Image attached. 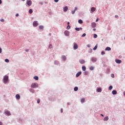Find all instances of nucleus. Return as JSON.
<instances>
[{
    "label": "nucleus",
    "mask_w": 125,
    "mask_h": 125,
    "mask_svg": "<svg viewBox=\"0 0 125 125\" xmlns=\"http://www.w3.org/2000/svg\"><path fill=\"white\" fill-rule=\"evenodd\" d=\"M3 82L4 83H8V76L5 75L3 77Z\"/></svg>",
    "instance_id": "nucleus-1"
},
{
    "label": "nucleus",
    "mask_w": 125,
    "mask_h": 125,
    "mask_svg": "<svg viewBox=\"0 0 125 125\" xmlns=\"http://www.w3.org/2000/svg\"><path fill=\"white\" fill-rule=\"evenodd\" d=\"M39 84L37 83H33L31 84V87L32 88H37V87H38Z\"/></svg>",
    "instance_id": "nucleus-2"
},
{
    "label": "nucleus",
    "mask_w": 125,
    "mask_h": 125,
    "mask_svg": "<svg viewBox=\"0 0 125 125\" xmlns=\"http://www.w3.org/2000/svg\"><path fill=\"white\" fill-rule=\"evenodd\" d=\"M91 61L93 62V63H95L97 61V58L96 57H92L91 59Z\"/></svg>",
    "instance_id": "nucleus-3"
},
{
    "label": "nucleus",
    "mask_w": 125,
    "mask_h": 125,
    "mask_svg": "<svg viewBox=\"0 0 125 125\" xmlns=\"http://www.w3.org/2000/svg\"><path fill=\"white\" fill-rule=\"evenodd\" d=\"M39 23H38V21H34L33 22V27H38Z\"/></svg>",
    "instance_id": "nucleus-4"
},
{
    "label": "nucleus",
    "mask_w": 125,
    "mask_h": 125,
    "mask_svg": "<svg viewBox=\"0 0 125 125\" xmlns=\"http://www.w3.org/2000/svg\"><path fill=\"white\" fill-rule=\"evenodd\" d=\"M32 1L31 0H27L26 1V4H27V5H28V6H31L32 5Z\"/></svg>",
    "instance_id": "nucleus-5"
},
{
    "label": "nucleus",
    "mask_w": 125,
    "mask_h": 125,
    "mask_svg": "<svg viewBox=\"0 0 125 125\" xmlns=\"http://www.w3.org/2000/svg\"><path fill=\"white\" fill-rule=\"evenodd\" d=\"M64 35L65 36H66V37H69V35H70V32L68 30H65L64 31Z\"/></svg>",
    "instance_id": "nucleus-6"
},
{
    "label": "nucleus",
    "mask_w": 125,
    "mask_h": 125,
    "mask_svg": "<svg viewBox=\"0 0 125 125\" xmlns=\"http://www.w3.org/2000/svg\"><path fill=\"white\" fill-rule=\"evenodd\" d=\"M73 44H74V46H73L74 49L75 50H76V49H78V44H77V43L76 42H74Z\"/></svg>",
    "instance_id": "nucleus-7"
},
{
    "label": "nucleus",
    "mask_w": 125,
    "mask_h": 125,
    "mask_svg": "<svg viewBox=\"0 0 125 125\" xmlns=\"http://www.w3.org/2000/svg\"><path fill=\"white\" fill-rule=\"evenodd\" d=\"M95 10H96V8H95V7H92L91 8V13H93V12H94V11H95Z\"/></svg>",
    "instance_id": "nucleus-8"
},
{
    "label": "nucleus",
    "mask_w": 125,
    "mask_h": 125,
    "mask_svg": "<svg viewBox=\"0 0 125 125\" xmlns=\"http://www.w3.org/2000/svg\"><path fill=\"white\" fill-rule=\"evenodd\" d=\"M115 62H116V63H117V64H121V63H122V60L116 59V60H115Z\"/></svg>",
    "instance_id": "nucleus-9"
},
{
    "label": "nucleus",
    "mask_w": 125,
    "mask_h": 125,
    "mask_svg": "<svg viewBox=\"0 0 125 125\" xmlns=\"http://www.w3.org/2000/svg\"><path fill=\"white\" fill-rule=\"evenodd\" d=\"M79 62L81 64H84V63H85V61H84V60L80 59Z\"/></svg>",
    "instance_id": "nucleus-10"
},
{
    "label": "nucleus",
    "mask_w": 125,
    "mask_h": 125,
    "mask_svg": "<svg viewBox=\"0 0 125 125\" xmlns=\"http://www.w3.org/2000/svg\"><path fill=\"white\" fill-rule=\"evenodd\" d=\"M4 113L5 114V115H6L7 116H10L11 115V114L10 113V112H9V111H6L4 112Z\"/></svg>",
    "instance_id": "nucleus-11"
},
{
    "label": "nucleus",
    "mask_w": 125,
    "mask_h": 125,
    "mask_svg": "<svg viewBox=\"0 0 125 125\" xmlns=\"http://www.w3.org/2000/svg\"><path fill=\"white\" fill-rule=\"evenodd\" d=\"M91 27H92V28H95V27H96V23L92 22L91 23Z\"/></svg>",
    "instance_id": "nucleus-12"
},
{
    "label": "nucleus",
    "mask_w": 125,
    "mask_h": 125,
    "mask_svg": "<svg viewBox=\"0 0 125 125\" xmlns=\"http://www.w3.org/2000/svg\"><path fill=\"white\" fill-rule=\"evenodd\" d=\"M62 59L63 61H66V59H67V57H66L65 56L62 55Z\"/></svg>",
    "instance_id": "nucleus-13"
},
{
    "label": "nucleus",
    "mask_w": 125,
    "mask_h": 125,
    "mask_svg": "<svg viewBox=\"0 0 125 125\" xmlns=\"http://www.w3.org/2000/svg\"><path fill=\"white\" fill-rule=\"evenodd\" d=\"M81 75H82V72H81V71L78 72L76 74V78H78V77H80V76H81Z\"/></svg>",
    "instance_id": "nucleus-14"
},
{
    "label": "nucleus",
    "mask_w": 125,
    "mask_h": 125,
    "mask_svg": "<svg viewBox=\"0 0 125 125\" xmlns=\"http://www.w3.org/2000/svg\"><path fill=\"white\" fill-rule=\"evenodd\" d=\"M78 10V7H75L74 10L72 11V12H72V14H75V12H76V10Z\"/></svg>",
    "instance_id": "nucleus-15"
},
{
    "label": "nucleus",
    "mask_w": 125,
    "mask_h": 125,
    "mask_svg": "<svg viewBox=\"0 0 125 125\" xmlns=\"http://www.w3.org/2000/svg\"><path fill=\"white\" fill-rule=\"evenodd\" d=\"M97 92H101L102 91V89L101 88V87H99L97 88Z\"/></svg>",
    "instance_id": "nucleus-16"
},
{
    "label": "nucleus",
    "mask_w": 125,
    "mask_h": 125,
    "mask_svg": "<svg viewBox=\"0 0 125 125\" xmlns=\"http://www.w3.org/2000/svg\"><path fill=\"white\" fill-rule=\"evenodd\" d=\"M68 10V7L67 6L63 7V11L64 12H66V11Z\"/></svg>",
    "instance_id": "nucleus-17"
},
{
    "label": "nucleus",
    "mask_w": 125,
    "mask_h": 125,
    "mask_svg": "<svg viewBox=\"0 0 125 125\" xmlns=\"http://www.w3.org/2000/svg\"><path fill=\"white\" fill-rule=\"evenodd\" d=\"M105 51H110L111 50V47H106L105 49Z\"/></svg>",
    "instance_id": "nucleus-18"
},
{
    "label": "nucleus",
    "mask_w": 125,
    "mask_h": 125,
    "mask_svg": "<svg viewBox=\"0 0 125 125\" xmlns=\"http://www.w3.org/2000/svg\"><path fill=\"white\" fill-rule=\"evenodd\" d=\"M112 93L113 95H116V94H117V91L116 90H113L112 91Z\"/></svg>",
    "instance_id": "nucleus-19"
},
{
    "label": "nucleus",
    "mask_w": 125,
    "mask_h": 125,
    "mask_svg": "<svg viewBox=\"0 0 125 125\" xmlns=\"http://www.w3.org/2000/svg\"><path fill=\"white\" fill-rule=\"evenodd\" d=\"M16 99H17V100H19L20 99V95L17 94L16 95Z\"/></svg>",
    "instance_id": "nucleus-20"
},
{
    "label": "nucleus",
    "mask_w": 125,
    "mask_h": 125,
    "mask_svg": "<svg viewBox=\"0 0 125 125\" xmlns=\"http://www.w3.org/2000/svg\"><path fill=\"white\" fill-rule=\"evenodd\" d=\"M109 120V117L106 116L104 118V121L105 122L106 121H108Z\"/></svg>",
    "instance_id": "nucleus-21"
},
{
    "label": "nucleus",
    "mask_w": 125,
    "mask_h": 125,
    "mask_svg": "<svg viewBox=\"0 0 125 125\" xmlns=\"http://www.w3.org/2000/svg\"><path fill=\"white\" fill-rule=\"evenodd\" d=\"M78 23H79V24H83V20H79Z\"/></svg>",
    "instance_id": "nucleus-22"
},
{
    "label": "nucleus",
    "mask_w": 125,
    "mask_h": 125,
    "mask_svg": "<svg viewBox=\"0 0 125 125\" xmlns=\"http://www.w3.org/2000/svg\"><path fill=\"white\" fill-rule=\"evenodd\" d=\"M74 91H78L79 90V87H75L74 88Z\"/></svg>",
    "instance_id": "nucleus-23"
},
{
    "label": "nucleus",
    "mask_w": 125,
    "mask_h": 125,
    "mask_svg": "<svg viewBox=\"0 0 125 125\" xmlns=\"http://www.w3.org/2000/svg\"><path fill=\"white\" fill-rule=\"evenodd\" d=\"M34 80H36V81H38L39 80V77L38 76H34Z\"/></svg>",
    "instance_id": "nucleus-24"
},
{
    "label": "nucleus",
    "mask_w": 125,
    "mask_h": 125,
    "mask_svg": "<svg viewBox=\"0 0 125 125\" xmlns=\"http://www.w3.org/2000/svg\"><path fill=\"white\" fill-rule=\"evenodd\" d=\"M84 101H85V99L84 98H82L81 100V102L82 103H83V102H84Z\"/></svg>",
    "instance_id": "nucleus-25"
},
{
    "label": "nucleus",
    "mask_w": 125,
    "mask_h": 125,
    "mask_svg": "<svg viewBox=\"0 0 125 125\" xmlns=\"http://www.w3.org/2000/svg\"><path fill=\"white\" fill-rule=\"evenodd\" d=\"M97 47H98V46H97V44L96 45H95V47L93 48V50H96L97 49Z\"/></svg>",
    "instance_id": "nucleus-26"
},
{
    "label": "nucleus",
    "mask_w": 125,
    "mask_h": 125,
    "mask_svg": "<svg viewBox=\"0 0 125 125\" xmlns=\"http://www.w3.org/2000/svg\"><path fill=\"white\" fill-rule=\"evenodd\" d=\"M89 70H90V71H93V70H94V67L93 66L90 67Z\"/></svg>",
    "instance_id": "nucleus-27"
},
{
    "label": "nucleus",
    "mask_w": 125,
    "mask_h": 125,
    "mask_svg": "<svg viewBox=\"0 0 125 125\" xmlns=\"http://www.w3.org/2000/svg\"><path fill=\"white\" fill-rule=\"evenodd\" d=\"M82 70H83V71H85V70H86V67H85V66H82Z\"/></svg>",
    "instance_id": "nucleus-28"
},
{
    "label": "nucleus",
    "mask_w": 125,
    "mask_h": 125,
    "mask_svg": "<svg viewBox=\"0 0 125 125\" xmlns=\"http://www.w3.org/2000/svg\"><path fill=\"white\" fill-rule=\"evenodd\" d=\"M40 30H42L43 29V26L42 25H40L39 26Z\"/></svg>",
    "instance_id": "nucleus-29"
},
{
    "label": "nucleus",
    "mask_w": 125,
    "mask_h": 125,
    "mask_svg": "<svg viewBox=\"0 0 125 125\" xmlns=\"http://www.w3.org/2000/svg\"><path fill=\"white\" fill-rule=\"evenodd\" d=\"M29 91H30V92H32V93H34V92H35V91L34 90V89L32 88H30L29 89Z\"/></svg>",
    "instance_id": "nucleus-30"
},
{
    "label": "nucleus",
    "mask_w": 125,
    "mask_h": 125,
    "mask_svg": "<svg viewBox=\"0 0 125 125\" xmlns=\"http://www.w3.org/2000/svg\"><path fill=\"white\" fill-rule=\"evenodd\" d=\"M113 89V86L110 85L109 87H108V90H111V89Z\"/></svg>",
    "instance_id": "nucleus-31"
},
{
    "label": "nucleus",
    "mask_w": 125,
    "mask_h": 125,
    "mask_svg": "<svg viewBox=\"0 0 125 125\" xmlns=\"http://www.w3.org/2000/svg\"><path fill=\"white\" fill-rule=\"evenodd\" d=\"M29 12L30 14H32L33 13V10L32 9H29Z\"/></svg>",
    "instance_id": "nucleus-32"
},
{
    "label": "nucleus",
    "mask_w": 125,
    "mask_h": 125,
    "mask_svg": "<svg viewBox=\"0 0 125 125\" xmlns=\"http://www.w3.org/2000/svg\"><path fill=\"white\" fill-rule=\"evenodd\" d=\"M54 64H55V65H58V64H59V62L56 61L54 62Z\"/></svg>",
    "instance_id": "nucleus-33"
},
{
    "label": "nucleus",
    "mask_w": 125,
    "mask_h": 125,
    "mask_svg": "<svg viewBox=\"0 0 125 125\" xmlns=\"http://www.w3.org/2000/svg\"><path fill=\"white\" fill-rule=\"evenodd\" d=\"M110 73V68H107L106 69V73L109 74Z\"/></svg>",
    "instance_id": "nucleus-34"
},
{
    "label": "nucleus",
    "mask_w": 125,
    "mask_h": 125,
    "mask_svg": "<svg viewBox=\"0 0 125 125\" xmlns=\"http://www.w3.org/2000/svg\"><path fill=\"white\" fill-rule=\"evenodd\" d=\"M5 62H6V63H9V60H8V59H5Z\"/></svg>",
    "instance_id": "nucleus-35"
},
{
    "label": "nucleus",
    "mask_w": 125,
    "mask_h": 125,
    "mask_svg": "<svg viewBox=\"0 0 125 125\" xmlns=\"http://www.w3.org/2000/svg\"><path fill=\"white\" fill-rule=\"evenodd\" d=\"M97 37H98L97 34H94V39H96L97 38Z\"/></svg>",
    "instance_id": "nucleus-36"
},
{
    "label": "nucleus",
    "mask_w": 125,
    "mask_h": 125,
    "mask_svg": "<svg viewBox=\"0 0 125 125\" xmlns=\"http://www.w3.org/2000/svg\"><path fill=\"white\" fill-rule=\"evenodd\" d=\"M88 72L87 71H85V72H84V75L85 76H87V75H88Z\"/></svg>",
    "instance_id": "nucleus-37"
},
{
    "label": "nucleus",
    "mask_w": 125,
    "mask_h": 125,
    "mask_svg": "<svg viewBox=\"0 0 125 125\" xmlns=\"http://www.w3.org/2000/svg\"><path fill=\"white\" fill-rule=\"evenodd\" d=\"M70 28H71V26H70V25H67L66 29L67 30H69V29H70Z\"/></svg>",
    "instance_id": "nucleus-38"
},
{
    "label": "nucleus",
    "mask_w": 125,
    "mask_h": 125,
    "mask_svg": "<svg viewBox=\"0 0 125 125\" xmlns=\"http://www.w3.org/2000/svg\"><path fill=\"white\" fill-rule=\"evenodd\" d=\"M48 48H52V44H50L49 45Z\"/></svg>",
    "instance_id": "nucleus-39"
},
{
    "label": "nucleus",
    "mask_w": 125,
    "mask_h": 125,
    "mask_svg": "<svg viewBox=\"0 0 125 125\" xmlns=\"http://www.w3.org/2000/svg\"><path fill=\"white\" fill-rule=\"evenodd\" d=\"M85 36H86V34L85 33H83L82 35V37L83 38L84 37H85Z\"/></svg>",
    "instance_id": "nucleus-40"
},
{
    "label": "nucleus",
    "mask_w": 125,
    "mask_h": 125,
    "mask_svg": "<svg viewBox=\"0 0 125 125\" xmlns=\"http://www.w3.org/2000/svg\"><path fill=\"white\" fill-rule=\"evenodd\" d=\"M41 102V100H40V99H38L37 100V103L38 104H39V103Z\"/></svg>",
    "instance_id": "nucleus-41"
},
{
    "label": "nucleus",
    "mask_w": 125,
    "mask_h": 125,
    "mask_svg": "<svg viewBox=\"0 0 125 125\" xmlns=\"http://www.w3.org/2000/svg\"><path fill=\"white\" fill-rule=\"evenodd\" d=\"M76 31H80V28L79 27H76L75 28Z\"/></svg>",
    "instance_id": "nucleus-42"
},
{
    "label": "nucleus",
    "mask_w": 125,
    "mask_h": 125,
    "mask_svg": "<svg viewBox=\"0 0 125 125\" xmlns=\"http://www.w3.org/2000/svg\"><path fill=\"white\" fill-rule=\"evenodd\" d=\"M111 78H115V75L114 74H111Z\"/></svg>",
    "instance_id": "nucleus-43"
},
{
    "label": "nucleus",
    "mask_w": 125,
    "mask_h": 125,
    "mask_svg": "<svg viewBox=\"0 0 125 125\" xmlns=\"http://www.w3.org/2000/svg\"><path fill=\"white\" fill-rule=\"evenodd\" d=\"M101 54H102V55H104V54H105V52H104V51H102Z\"/></svg>",
    "instance_id": "nucleus-44"
},
{
    "label": "nucleus",
    "mask_w": 125,
    "mask_h": 125,
    "mask_svg": "<svg viewBox=\"0 0 125 125\" xmlns=\"http://www.w3.org/2000/svg\"><path fill=\"white\" fill-rule=\"evenodd\" d=\"M115 18H117V19H119V16H118L117 15L115 16Z\"/></svg>",
    "instance_id": "nucleus-45"
},
{
    "label": "nucleus",
    "mask_w": 125,
    "mask_h": 125,
    "mask_svg": "<svg viewBox=\"0 0 125 125\" xmlns=\"http://www.w3.org/2000/svg\"><path fill=\"white\" fill-rule=\"evenodd\" d=\"M0 21H1V22H4V19H1L0 20Z\"/></svg>",
    "instance_id": "nucleus-46"
},
{
    "label": "nucleus",
    "mask_w": 125,
    "mask_h": 125,
    "mask_svg": "<svg viewBox=\"0 0 125 125\" xmlns=\"http://www.w3.org/2000/svg\"><path fill=\"white\" fill-rule=\"evenodd\" d=\"M39 3L40 4H41V5H42V4H43V3L42 2H40Z\"/></svg>",
    "instance_id": "nucleus-47"
},
{
    "label": "nucleus",
    "mask_w": 125,
    "mask_h": 125,
    "mask_svg": "<svg viewBox=\"0 0 125 125\" xmlns=\"http://www.w3.org/2000/svg\"><path fill=\"white\" fill-rule=\"evenodd\" d=\"M55 2H58L59 1V0H54Z\"/></svg>",
    "instance_id": "nucleus-48"
},
{
    "label": "nucleus",
    "mask_w": 125,
    "mask_h": 125,
    "mask_svg": "<svg viewBox=\"0 0 125 125\" xmlns=\"http://www.w3.org/2000/svg\"><path fill=\"white\" fill-rule=\"evenodd\" d=\"M61 112L63 113V108L61 109Z\"/></svg>",
    "instance_id": "nucleus-49"
},
{
    "label": "nucleus",
    "mask_w": 125,
    "mask_h": 125,
    "mask_svg": "<svg viewBox=\"0 0 125 125\" xmlns=\"http://www.w3.org/2000/svg\"><path fill=\"white\" fill-rule=\"evenodd\" d=\"M16 17H18V16H19V14H16Z\"/></svg>",
    "instance_id": "nucleus-50"
},
{
    "label": "nucleus",
    "mask_w": 125,
    "mask_h": 125,
    "mask_svg": "<svg viewBox=\"0 0 125 125\" xmlns=\"http://www.w3.org/2000/svg\"><path fill=\"white\" fill-rule=\"evenodd\" d=\"M2 52V49L1 48H0V53H1Z\"/></svg>",
    "instance_id": "nucleus-51"
},
{
    "label": "nucleus",
    "mask_w": 125,
    "mask_h": 125,
    "mask_svg": "<svg viewBox=\"0 0 125 125\" xmlns=\"http://www.w3.org/2000/svg\"><path fill=\"white\" fill-rule=\"evenodd\" d=\"M25 51L26 52H28V51H29V49H25Z\"/></svg>",
    "instance_id": "nucleus-52"
},
{
    "label": "nucleus",
    "mask_w": 125,
    "mask_h": 125,
    "mask_svg": "<svg viewBox=\"0 0 125 125\" xmlns=\"http://www.w3.org/2000/svg\"><path fill=\"white\" fill-rule=\"evenodd\" d=\"M87 47H89H89H90V45L87 44Z\"/></svg>",
    "instance_id": "nucleus-53"
},
{
    "label": "nucleus",
    "mask_w": 125,
    "mask_h": 125,
    "mask_svg": "<svg viewBox=\"0 0 125 125\" xmlns=\"http://www.w3.org/2000/svg\"><path fill=\"white\" fill-rule=\"evenodd\" d=\"M1 3H2V1H1V0H0V4H1Z\"/></svg>",
    "instance_id": "nucleus-54"
},
{
    "label": "nucleus",
    "mask_w": 125,
    "mask_h": 125,
    "mask_svg": "<svg viewBox=\"0 0 125 125\" xmlns=\"http://www.w3.org/2000/svg\"><path fill=\"white\" fill-rule=\"evenodd\" d=\"M98 20H99V19H97L96 20V22H98Z\"/></svg>",
    "instance_id": "nucleus-55"
},
{
    "label": "nucleus",
    "mask_w": 125,
    "mask_h": 125,
    "mask_svg": "<svg viewBox=\"0 0 125 125\" xmlns=\"http://www.w3.org/2000/svg\"><path fill=\"white\" fill-rule=\"evenodd\" d=\"M0 125H2V122H0Z\"/></svg>",
    "instance_id": "nucleus-56"
},
{
    "label": "nucleus",
    "mask_w": 125,
    "mask_h": 125,
    "mask_svg": "<svg viewBox=\"0 0 125 125\" xmlns=\"http://www.w3.org/2000/svg\"><path fill=\"white\" fill-rule=\"evenodd\" d=\"M67 25H70V22H67Z\"/></svg>",
    "instance_id": "nucleus-57"
},
{
    "label": "nucleus",
    "mask_w": 125,
    "mask_h": 125,
    "mask_svg": "<svg viewBox=\"0 0 125 125\" xmlns=\"http://www.w3.org/2000/svg\"><path fill=\"white\" fill-rule=\"evenodd\" d=\"M67 105H71V104L70 103H67Z\"/></svg>",
    "instance_id": "nucleus-58"
},
{
    "label": "nucleus",
    "mask_w": 125,
    "mask_h": 125,
    "mask_svg": "<svg viewBox=\"0 0 125 125\" xmlns=\"http://www.w3.org/2000/svg\"><path fill=\"white\" fill-rule=\"evenodd\" d=\"M93 31H96V29L94 28V29H93Z\"/></svg>",
    "instance_id": "nucleus-59"
},
{
    "label": "nucleus",
    "mask_w": 125,
    "mask_h": 125,
    "mask_svg": "<svg viewBox=\"0 0 125 125\" xmlns=\"http://www.w3.org/2000/svg\"><path fill=\"white\" fill-rule=\"evenodd\" d=\"M79 29H80V30H83V28H82V27L79 28Z\"/></svg>",
    "instance_id": "nucleus-60"
},
{
    "label": "nucleus",
    "mask_w": 125,
    "mask_h": 125,
    "mask_svg": "<svg viewBox=\"0 0 125 125\" xmlns=\"http://www.w3.org/2000/svg\"><path fill=\"white\" fill-rule=\"evenodd\" d=\"M101 116H102V117H104V115L103 114H101Z\"/></svg>",
    "instance_id": "nucleus-61"
},
{
    "label": "nucleus",
    "mask_w": 125,
    "mask_h": 125,
    "mask_svg": "<svg viewBox=\"0 0 125 125\" xmlns=\"http://www.w3.org/2000/svg\"><path fill=\"white\" fill-rule=\"evenodd\" d=\"M22 0V1H24L25 0Z\"/></svg>",
    "instance_id": "nucleus-62"
},
{
    "label": "nucleus",
    "mask_w": 125,
    "mask_h": 125,
    "mask_svg": "<svg viewBox=\"0 0 125 125\" xmlns=\"http://www.w3.org/2000/svg\"><path fill=\"white\" fill-rule=\"evenodd\" d=\"M45 3H47V2H45Z\"/></svg>",
    "instance_id": "nucleus-63"
}]
</instances>
